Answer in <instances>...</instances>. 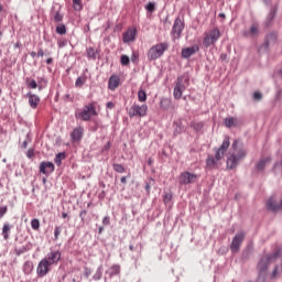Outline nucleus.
<instances>
[{"label":"nucleus","mask_w":282,"mask_h":282,"mask_svg":"<svg viewBox=\"0 0 282 282\" xmlns=\"http://www.w3.org/2000/svg\"><path fill=\"white\" fill-rule=\"evenodd\" d=\"M230 147V138L226 137L219 148H215V156L208 155L206 159V166L210 171H215V169H219V161L223 160L224 155H226V151Z\"/></svg>","instance_id":"1"},{"label":"nucleus","mask_w":282,"mask_h":282,"mask_svg":"<svg viewBox=\"0 0 282 282\" xmlns=\"http://www.w3.org/2000/svg\"><path fill=\"white\" fill-rule=\"evenodd\" d=\"M241 141H234L231 149L235 152H232L227 159V169H237V164H239L241 160L246 159V150L241 149Z\"/></svg>","instance_id":"2"},{"label":"nucleus","mask_w":282,"mask_h":282,"mask_svg":"<svg viewBox=\"0 0 282 282\" xmlns=\"http://www.w3.org/2000/svg\"><path fill=\"white\" fill-rule=\"evenodd\" d=\"M93 116H98V111H96V102H89L75 112L76 120H83L84 122H89Z\"/></svg>","instance_id":"3"},{"label":"nucleus","mask_w":282,"mask_h":282,"mask_svg":"<svg viewBox=\"0 0 282 282\" xmlns=\"http://www.w3.org/2000/svg\"><path fill=\"white\" fill-rule=\"evenodd\" d=\"M166 50H169V43L163 42L155 44L148 51V61H158V58L164 55Z\"/></svg>","instance_id":"4"},{"label":"nucleus","mask_w":282,"mask_h":282,"mask_svg":"<svg viewBox=\"0 0 282 282\" xmlns=\"http://www.w3.org/2000/svg\"><path fill=\"white\" fill-rule=\"evenodd\" d=\"M281 256H282V251L281 249H278L275 253L271 256H265L264 258H262L258 264V269H260V273H264L265 271H268L270 264H272V262H275V260H278V258H280Z\"/></svg>","instance_id":"5"},{"label":"nucleus","mask_w":282,"mask_h":282,"mask_svg":"<svg viewBox=\"0 0 282 282\" xmlns=\"http://www.w3.org/2000/svg\"><path fill=\"white\" fill-rule=\"evenodd\" d=\"M189 79L185 76H180L176 79V85L174 87L173 96L175 100H180L184 91H186V87L188 86Z\"/></svg>","instance_id":"6"},{"label":"nucleus","mask_w":282,"mask_h":282,"mask_svg":"<svg viewBox=\"0 0 282 282\" xmlns=\"http://www.w3.org/2000/svg\"><path fill=\"white\" fill-rule=\"evenodd\" d=\"M221 37V32L215 28L210 30L208 33H205V37L203 40L204 47H210V45H215L217 41Z\"/></svg>","instance_id":"7"},{"label":"nucleus","mask_w":282,"mask_h":282,"mask_svg":"<svg viewBox=\"0 0 282 282\" xmlns=\"http://www.w3.org/2000/svg\"><path fill=\"white\" fill-rule=\"evenodd\" d=\"M147 111H149V106H139L138 104H133L129 109L128 116L129 118H144V116H147Z\"/></svg>","instance_id":"8"},{"label":"nucleus","mask_w":282,"mask_h":282,"mask_svg":"<svg viewBox=\"0 0 282 282\" xmlns=\"http://www.w3.org/2000/svg\"><path fill=\"white\" fill-rule=\"evenodd\" d=\"M198 177L199 176L197 174L185 171L180 174L178 184L181 186H187V184H195Z\"/></svg>","instance_id":"9"},{"label":"nucleus","mask_w":282,"mask_h":282,"mask_svg":"<svg viewBox=\"0 0 282 282\" xmlns=\"http://www.w3.org/2000/svg\"><path fill=\"white\" fill-rule=\"evenodd\" d=\"M52 265L47 260H44V258L39 262L37 268H36V274L39 279H43V276H47L50 274V270Z\"/></svg>","instance_id":"10"},{"label":"nucleus","mask_w":282,"mask_h":282,"mask_svg":"<svg viewBox=\"0 0 282 282\" xmlns=\"http://www.w3.org/2000/svg\"><path fill=\"white\" fill-rule=\"evenodd\" d=\"M182 32H184V22L182 21V19L176 18L171 31V35L174 41L181 39Z\"/></svg>","instance_id":"11"},{"label":"nucleus","mask_w":282,"mask_h":282,"mask_svg":"<svg viewBox=\"0 0 282 282\" xmlns=\"http://www.w3.org/2000/svg\"><path fill=\"white\" fill-rule=\"evenodd\" d=\"M243 239H246V235L243 232L236 234L231 245H230V250L235 254L241 250V243H243Z\"/></svg>","instance_id":"12"},{"label":"nucleus","mask_w":282,"mask_h":282,"mask_svg":"<svg viewBox=\"0 0 282 282\" xmlns=\"http://www.w3.org/2000/svg\"><path fill=\"white\" fill-rule=\"evenodd\" d=\"M44 261H47L51 265H56L58 261H61V251L54 250L47 253V256L44 258Z\"/></svg>","instance_id":"13"},{"label":"nucleus","mask_w":282,"mask_h":282,"mask_svg":"<svg viewBox=\"0 0 282 282\" xmlns=\"http://www.w3.org/2000/svg\"><path fill=\"white\" fill-rule=\"evenodd\" d=\"M54 163L50 161H43L40 163V173H42L43 175H51V173H54Z\"/></svg>","instance_id":"14"},{"label":"nucleus","mask_w":282,"mask_h":282,"mask_svg":"<svg viewBox=\"0 0 282 282\" xmlns=\"http://www.w3.org/2000/svg\"><path fill=\"white\" fill-rule=\"evenodd\" d=\"M83 135H85V129L83 127H77L70 132V140L73 143L80 142Z\"/></svg>","instance_id":"15"},{"label":"nucleus","mask_w":282,"mask_h":282,"mask_svg":"<svg viewBox=\"0 0 282 282\" xmlns=\"http://www.w3.org/2000/svg\"><path fill=\"white\" fill-rule=\"evenodd\" d=\"M26 97L29 98V105L31 109H36L39 105H41V97L36 94H32L31 91L26 94Z\"/></svg>","instance_id":"16"},{"label":"nucleus","mask_w":282,"mask_h":282,"mask_svg":"<svg viewBox=\"0 0 282 282\" xmlns=\"http://www.w3.org/2000/svg\"><path fill=\"white\" fill-rule=\"evenodd\" d=\"M199 52V46L198 45H193L186 48L182 50V58H191V56L197 54Z\"/></svg>","instance_id":"17"},{"label":"nucleus","mask_w":282,"mask_h":282,"mask_svg":"<svg viewBox=\"0 0 282 282\" xmlns=\"http://www.w3.org/2000/svg\"><path fill=\"white\" fill-rule=\"evenodd\" d=\"M135 34H138V29H128V32L123 33V43H131L132 41H135Z\"/></svg>","instance_id":"18"},{"label":"nucleus","mask_w":282,"mask_h":282,"mask_svg":"<svg viewBox=\"0 0 282 282\" xmlns=\"http://www.w3.org/2000/svg\"><path fill=\"white\" fill-rule=\"evenodd\" d=\"M267 209H270L271 212H279L282 209V200L276 203L274 197L269 198V200H267Z\"/></svg>","instance_id":"19"},{"label":"nucleus","mask_w":282,"mask_h":282,"mask_svg":"<svg viewBox=\"0 0 282 282\" xmlns=\"http://www.w3.org/2000/svg\"><path fill=\"white\" fill-rule=\"evenodd\" d=\"M118 87H120V77H118V75L110 76L109 82H108V88L111 91H116V89H118Z\"/></svg>","instance_id":"20"},{"label":"nucleus","mask_w":282,"mask_h":282,"mask_svg":"<svg viewBox=\"0 0 282 282\" xmlns=\"http://www.w3.org/2000/svg\"><path fill=\"white\" fill-rule=\"evenodd\" d=\"M271 160H272L271 156H265V159H260V161L256 165L258 172H263L267 165H270Z\"/></svg>","instance_id":"21"},{"label":"nucleus","mask_w":282,"mask_h":282,"mask_svg":"<svg viewBox=\"0 0 282 282\" xmlns=\"http://www.w3.org/2000/svg\"><path fill=\"white\" fill-rule=\"evenodd\" d=\"M191 129H193L196 133H200L203 131L204 127H206V123L204 121H192L189 123Z\"/></svg>","instance_id":"22"},{"label":"nucleus","mask_w":282,"mask_h":282,"mask_svg":"<svg viewBox=\"0 0 282 282\" xmlns=\"http://www.w3.org/2000/svg\"><path fill=\"white\" fill-rule=\"evenodd\" d=\"M12 230V225L6 223L2 227V237L6 241L10 239V231Z\"/></svg>","instance_id":"23"},{"label":"nucleus","mask_w":282,"mask_h":282,"mask_svg":"<svg viewBox=\"0 0 282 282\" xmlns=\"http://www.w3.org/2000/svg\"><path fill=\"white\" fill-rule=\"evenodd\" d=\"M174 135H180V133H184V124H182V120L174 121Z\"/></svg>","instance_id":"24"},{"label":"nucleus","mask_w":282,"mask_h":282,"mask_svg":"<svg viewBox=\"0 0 282 282\" xmlns=\"http://www.w3.org/2000/svg\"><path fill=\"white\" fill-rule=\"evenodd\" d=\"M239 120H237V118L235 117H229L225 119V126L227 127V129H232V127H237Z\"/></svg>","instance_id":"25"},{"label":"nucleus","mask_w":282,"mask_h":282,"mask_svg":"<svg viewBox=\"0 0 282 282\" xmlns=\"http://www.w3.org/2000/svg\"><path fill=\"white\" fill-rule=\"evenodd\" d=\"M33 270H34V263L32 261L24 262L23 264L24 274H32Z\"/></svg>","instance_id":"26"},{"label":"nucleus","mask_w":282,"mask_h":282,"mask_svg":"<svg viewBox=\"0 0 282 282\" xmlns=\"http://www.w3.org/2000/svg\"><path fill=\"white\" fill-rule=\"evenodd\" d=\"M67 158V154L65 152H59L55 155L54 162L57 166H61L63 164V160Z\"/></svg>","instance_id":"27"},{"label":"nucleus","mask_w":282,"mask_h":282,"mask_svg":"<svg viewBox=\"0 0 282 282\" xmlns=\"http://www.w3.org/2000/svg\"><path fill=\"white\" fill-rule=\"evenodd\" d=\"M30 251V247L28 245L22 247H15L14 253L17 257H21V254H25V252Z\"/></svg>","instance_id":"28"},{"label":"nucleus","mask_w":282,"mask_h":282,"mask_svg":"<svg viewBox=\"0 0 282 282\" xmlns=\"http://www.w3.org/2000/svg\"><path fill=\"white\" fill-rule=\"evenodd\" d=\"M160 107L164 111H169V109L171 108V99L162 98L161 101H160Z\"/></svg>","instance_id":"29"},{"label":"nucleus","mask_w":282,"mask_h":282,"mask_svg":"<svg viewBox=\"0 0 282 282\" xmlns=\"http://www.w3.org/2000/svg\"><path fill=\"white\" fill-rule=\"evenodd\" d=\"M55 32L61 36H65V34H67V26H65L63 23H59L56 25Z\"/></svg>","instance_id":"30"},{"label":"nucleus","mask_w":282,"mask_h":282,"mask_svg":"<svg viewBox=\"0 0 282 282\" xmlns=\"http://www.w3.org/2000/svg\"><path fill=\"white\" fill-rule=\"evenodd\" d=\"M118 274H120V265L113 264V265L110 268L109 276H110V279H111L112 276H116V275H118Z\"/></svg>","instance_id":"31"},{"label":"nucleus","mask_w":282,"mask_h":282,"mask_svg":"<svg viewBox=\"0 0 282 282\" xmlns=\"http://www.w3.org/2000/svg\"><path fill=\"white\" fill-rule=\"evenodd\" d=\"M25 83L29 89H36L39 87V83H36L34 79H30V77L25 79Z\"/></svg>","instance_id":"32"},{"label":"nucleus","mask_w":282,"mask_h":282,"mask_svg":"<svg viewBox=\"0 0 282 282\" xmlns=\"http://www.w3.org/2000/svg\"><path fill=\"white\" fill-rule=\"evenodd\" d=\"M112 169H113L115 173H124V171H127L124 169V165L119 164V163H112Z\"/></svg>","instance_id":"33"},{"label":"nucleus","mask_w":282,"mask_h":282,"mask_svg":"<svg viewBox=\"0 0 282 282\" xmlns=\"http://www.w3.org/2000/svg\"><path fill=\"white\" fill-rule=\"evenodd\" d=\"M53 21L54 23H61L63 21V13L61 11H53Z\"/></svg>","instance_id":"34"},{"label":"nucleus","mask_w":282,"mask_h":282,"mask_svg":"<svg viewBox=\"0 0 282 282\" xmlns=\"http://www.w3.org/2000/svg\"><path fill=\"white\" fill-rule=\"evenodd\" d=\"M94 281H100L102 279V265H99L96 273L93 275Z\"/></svg>","instance_id":"35"},{"label":"nucleus","mask_w":282,"mask_h":282,"mask_svg":"<svg viewBox=\"0 0 282 282\" xmlns=\"http://www.w3.org/2000/svg\"><path fill=\"white\" fill-rule=\"evenodd\" d=\"M73 1V8L77 12H80L83 10V0H72Z\"/></svg>","instance_id":"36"},{"label":"nucleus","mask_w":282,"mask_h":282,"mask_svg":"<svg viewBox=\"0 0 282 282\" xmlns=\"http://www.w3.org/2000/svg\"><path fill=\"white\" fill-rule=\"evenodd\" d=\"M138 100L139 102H147V91H144L143 89H140L138 91Z\"/></svg>","instance_id":"37"},{"label":"nucleus","mask_w":282,"mask_h":282,"mask_svg":"<svg viewBox=\"0 0 282 282\" xmlns=\"http://www.w3.org/2000/svg\"><path fill=\"white\" fill-rule=\"evenodd\" d=\"M87 52V57L91 61H96V51L94 50V47H88L86 50Z\"/></svg>","instance_id":"38"},{"label":"nucleus","mask_w":282,"mask_h":282,"mask_svg":"<svg viewBox=\"0 0 282 282\" xmlns=\"http://www.w3.org/2000/svg\"><path fill=\"white\" fill-rule=\"evenodd\" d=\"M120 63L123 67H127L129 63H131V59L129 58L128 55H121Z\"/></svg>","instance_id":"39"},{"label":"nucleus","mask_w":282,"mask_h":282,"mask_svg":"<svg viewBox=\"0 0 282 282\" xmlns=\"http://www.w3.org/2000/svg\"><path fill=\"white\" fill-rule=\"evenodd\" d=\"M61 232H63V227L56 226L54 229V241H58V237H61Z\"/></svg>","instance_id":"40"},{"label":"nucleus","mask_w":282,"mask_h":282,"mask_svg":"<svg viewBox=\"0 0 282 282\" xmlns=\"http://www.w3.org/2000/svg\"><path fill=\"white\" fill-rule=\"evenodd\" d=\"M87 83V77H78L75 82V87H83Z\"/></svg>","instance_id":"41"},{"label":"nucleus","mask_w":282,"mask_h":282,"mask_svg":"<svg viewBox=\"0 0 282 282\" xmlns=\"http://www.w3.org/2000/svg\"><path fill=\"white\" fill-rule=\"evenodd\" d=\"M31 227L33 230H39L41 228V221H39L36 218L32 219Z\"/></svg>","instance_id":"42"},{"label":"nucleus","mask_w":282,"mask_h":282,"mask_svg":"<svg viewBox=\"0 0 282 282\" xmlns=\"http://www.w3.org/2000/svg\"><path fill=\"white\" fill-rule=\"evenodd\" d=\"M250 34H252L253 36H256L257 34H259V25L257 23H254L253 25H251L250 28Z\"/></svg>","instance_id":"43"},{"label":"nucleus","mask_w":282,"mask_h":282,"mask_svg":"<svg viewBox=\"0 0 282 282\" xmlns=\"http://www.w3.org/2000/svg\"><path fill=\"white\" fill-rule=\"evenodd\" d=\"M145 10H147V12H155V2H149L145 6Z\"/></svg>","instance_id":"44"},{"label":"nucleus","mask_w":282,"mask_h":282,"mask_svg":"<svg viewBox=\"0 0 282 282\" xmlns=\"http://www.w3.org/2000/svg\"><path fill=\"white\" fill-rule=\"evenodd\" d=\"M171 199H173V195L170 193H166L163 197V203L164 204H169L171 202Z\"/></svg>","instance_id":"45"},{"label":"nucleus","mask_w":282,"mask_h":282,"mask_svg":"<svg viewBox=\"0 0 282 282\" xmlns=\"http://www.w3.org/2000/svg\"><path fill=\"white\" fill-rule=\"evenodd\" d=\"M261 98H263V94H261V91L253 93V100H261Z\"/></svg>","instance_id":"46"},{"label":"nucleus","mask_w":282,"mask_h":282,"mask_svg":"<svg viewBox=\"0 0 282 282\" xmlns=\"http://www.w3.org/2000/svg\"><path fill=\"white\" fill-rule=\"evenodd\" d=\"M79 217H80V220H82V224H85V217H87V210L84 209L79 213Z\"/></svg>","instance_id":"47"},{"label":"nucleus","mask_w":282,"mask_h":282,"mask_svg":"<svg viewBox=\"0 0 282 282\" xmlns=\"http://www.w3.org/2000/svg\"><path fill=\"white\" fill-rule=\"evenodd\" d=\"M8 213V206H1L0 207V219Z\"/></svg>","instance_id":"48"},{"label":"nucleus","mask_w":282,"mask_h":282,"mask_svg":"<svg viewBox=\"0 0 282 282\" xmlns=\"http://www.w3.org/2000/svg\"><path fill=\"white\" fill-rule=\"evenodd\" d=\"M111 149V142L108 141L104 148L101 149V153H105V151H109Z\"/></svg>","instance_id":"49"},{"label":"nucleus","mask_w":282,"mask_h":282,"mask_svg":"<svg viewBox=\"0 0 282 282\" xmlns=\"http://www.w3.org/2000/svg\"><path fill=\"white\" fill-rule=\"evenodd\" d=\"M84 276H85V279H89V276H91V269L85 268Z\"/></svg>","instance_id":"50"},{"label":"nucleus","mask_w":282,"mask_h":282,"mask_svg":"<svg viewBox=\"0 0 282 282\" xmlns=\"http://www.w3.org/2000/svg\"><path fill=\"white\" fill-rule=\"evenodd\" d=\"M34 149H29L26 152V158H29V160H32V158H34Z\"/></svg>","instance_id":"51"},{"label":"nucleus","mask_w":282,"mask_h":282,"mask_svg":"<svg viewBox=\"0 0 282 282\" xmlns=\"http://www.w3.org/2000/svg\"><path fill=\"white\" fill-rule=\"evenodd\" d=\"M102 224L105 226H109V224H111V218L109 216H105L102 219Z\"/></svg>","instance_id":"52"},{"label":"nucleus","mask_w":282,"mask_h":282,"mask_svg":"<svg viewBox=\"0 0 282 282\" xmlns=\"http://www.w3.org/2000/svg\"><path fill=\"white\" fill-rule=\"evenodd\" d=\"M37 84L39 85H47V79H45V77H37Z\"/></svg>","instance_id":"53"},{"label":"nucleus","mask_w":282,"mask_h":282,"mask_svg":"<svg viewBox=\"0 0 282 282\" xmlns=\"http://www.w3.org/2000/svg\"><path fill=\"white\" fill-rule=\"evenodd\" d=\"M220 61H221L223 63H228V54L221 53V54H220Z\"/></svg>","instance_id":"54"},{"label":"nucleus","mask_w":282,"mask_h":282,"mask_svg":"<svg viewBox=\"0 0 282 282\" xmlns=\"http://www.w3.org/2000/svg\"><path fill=\"white\" fill-rule=\"evenodd\" d=\"M65 45H67V40L63 39L58 41V46L59 47H65Z\"/></svg>","instance_id":"55"},{"label":"nucleus","mask_w":282,"mask_h":282,"mask_svg":"<svg viewBox=\"0 0 282 282\" xmlns=\"http://www.w3.org/2000/svg\"><path fill=\"white\" fill-rule=\"evenodd\" d=\"M106 107H107V109H113L116 107V104H113V101H108L106 104Z\"/></svg>","instance_id":"56"},{"label":"nucleus","mask_w":282,"mask_h":282,"mask_svg":"<svg viewBox=\"0 0 282 282\" xmlns=\"http://www.w3.org/2000/svg\"><path fill=\"white\" fill-rule=\"evenodd\" d=\"M147 195H151V183H145Z\"/></svg>","instance_id":"57"},{"label":"nucleus","mask_w":282,"mask_h":282,"mask_svg":"<svg viewBox=\"0 0 282 282\" xmlns=\"http://www.w3.org/2000/svg\"><path fill=\"white\" fill-rule=\"evenodd\" d=\"M105 197H107V193L105 191H101L99 194H98V198L99 199H105Z\"/></svg>","instance_id":"58"},{"label":"nucleus","mask_w":282,"mask_h":282,"mask_svg":"<svg viewBox=\"0 0 282 282\" xmlns=\"http://www.w3.org/2000/svg\"><path fill=\"white\" fill-rule=\"evenodd\" d=\"M64 100H69V102L74 101V98H72V96L69 94L64 96Z\"/></svg>","instance_id":"59"},{"label":"nucleus","mask_w":282,"mask_h":282,"mask_svg":"<svg viewBox=\"0 0 282 282\" xmlns=\"http://www.w3.org/2000/svg\"><path fill=\"white\" fill-rule=\"evenodd\" d=\"M37 56H41V57L45 56V52L43 51V48H39Z\"/></svg>","instance_id":"60"},{"label":"nucleus","mask_w":282,"mask_h":282,"mask_svg":"<svg viewBox=\"0 0 282 282\" xmlns=\"http://www.w3.org/2000/svg\"><path fill=\"white\" fill-rule=\"evenodd\" d=\"M278 270H279V268L275 267V269L272 272V278H276L278 276Z\"/></svg>","instance_id":"61"},{"label":"nucleus","mask_w":282,"mask_h":282,"mask_svg":"<svg viewBox=\"0 0 282 282\" xmlns=\"http://www.w3.org/2000/svg\"><path fill=\"white\" fill-rule=\"evenodd\" d=\"M138 58V54L132 53L131 61L132 63H135V59Z\"/></svg>","instance_id":"62"},{"label":"nucleus","mask_w":282,"mask_h":282,"mask_svg":"<svg viewBox=\"0 0 282 282\" xmlns=\"http://www.w3.org/2000/svg\"><path fill=\"white\" fill-rule=\"evenodd\" d=\"M21 149H28V140L23 141Z\"/></svg>","instance_id":"63"},{"label":"nucleus","mask_w":282,"mask_h":282,"mask_svg":"<svg viewBox=\"0 0 282 282\" xmlns=\"http://www.w3.org/2000/svg\"><path fill=\"white\" fill-rule=\"evenodd\" d=\"M121 184L126 185L127 184V176L121 177Z\"/></svg>","instance_id":"64"}]
</instances>
